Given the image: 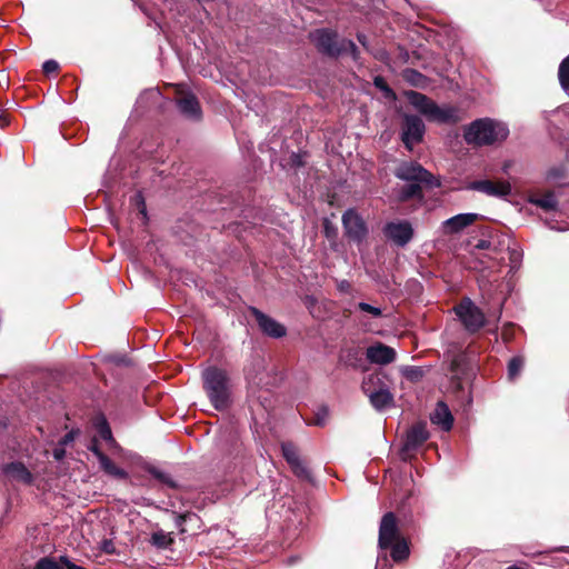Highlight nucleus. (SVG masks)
Returning a JSON list of instances; mask_svg holds the SVG:
<instances>
[{"mask_svg": "<svg viewBox=\"0 0 569 569\" xmlns=\"http://www.w3.org/2000/svg\"><path fill=\"white\" fill-rule=\"evenodd\" d=\"M52 457L54 460L61 461L66 457L64 447L58 443L57 447L52 450Z\"/></svg>", "mask_w": 569, "mask_h": 569, "instance_id": "de8ad7c7", "label": "nucleus"}, {"mask_svg": "<svg viewBox=\"0 0 569 569\" xmlns=\"http://www.w3.org/2000/svg\"><path fill=\"white\" fill-rule=\"evenodd\" d=\"M451 383L452 386L455 387L456 390H461L462 389V381H461V378H460V375H453L451 376Z\"/></svg>", "mask_w": 569, "mask_h": 569, "instance_id": "864d4df0", "label": "nucleus"}, {"mask_svg": "<svg viewBox=\"0 0 569 569\" xmlns=\"http://www.w3.org/2000/svg\"><path fill=\"white\" fill-rule=\"evenodd\" d=\"M482 219L478 213H459L442 222V230L445 234H456L461 232L467 227L473 224Z\"/></svg>", "mask_w": 569, "mask_h": 569, "instance_id": "dca6fc26", "label": "nucleus"}, {"mask_svg": "<svg viewBox=\"0 0 569 569\" xmlns=\"http://www.w3.org/2000/svg\"><path fill=\"white\" fill-rule=\"evenodd\" d=\"M558 78L563 90H569V56L565 58L558 70Z\"/></svg>", "mask_w": 569, "mask_h": 569, "instance_id": "72a5a7b5", "label": "nucleus"}, {"mask_svg": "<svg viewBox=\"0 0 569 569\" xmlns=\"http://www.w3.org/2000/svg\"><path fill=\"white\" fill-rule=\"evenodd\" d=\"M99 197H101L102 204L107 203V192L106 191H100Z\"/></svg>", "mask_w": 569, "mask_h": 569, "instance_id": "5fc2aeb1", "label": "nucleus"}, {"mask_svg": "<svg viewBox=\"0 0 569 569\" xmlns=\"http://www.w3.org/2000/svg\"><path fill=\"white\" fill-rule=\"evenodd\" d=\"M150 473L154 479L159 480L161 483L168 486L169 488L177 487L176 482L172 480V478L168 473L160 471L156 468H152L150 470Z\"/></svg>", "mask_w": 569, "mask_h": 569, "instance_id": "79ce46f5", "label": "nucleus"}, {"mask_svg": "<svg viewBox=\"0 0 569 569\" xmlns=\"http://www.w3.org/2000/svg\"><path fill=\"white\" fill-rule=\"evenodd\" d=\"M176 104L181 114L192 120H200L202 116L200 102L194 93L183 89L176 91Z\"/></svg>", "mask_w": 569, "mask_h": 569, "instance_id": "ddd939ff", "label": "nucleus"}, {"mask_svg": "<svg viewBox=\"0 0 569 569\" xmlns=\"http://www.w3.org/2000/svg\"><path fill=\"white\" fill-rule=\"evenodd\" d=\"M475 248L479 250H488L491 248V242L489 240L481 239L477 242Z\"/></svg>", "mask_w": 569, "mask_h": 569, "instance_id": "603ef678", "label": "nucleus"}, {"mask_svg": "<svg viewBox=\"0 0 569 569\" xmlns=\"http://www.w3.org/2000/svg\"><path fill=\"white\" fill-rule=\"evenodd\" d=\"M299 560H300V557H298V556H293V557H290V558L288 559V563H289V565H293V563H296V562H297V561H299Z\"/></svg>", "mask_w": 569, "mask_h": 569, "instance_id": "6e6d98bb", "label": "nucleus"}, {"mask_svg": "<svg viewBox=\"0 0 569 569\" xmlns=\"http://www.w3.org/2000/svg\"><path fill=\"white\" fill-rule=\"evenodd\" d=\"M310 38L321 54L333 59L342 56L341 40L337 31L328 28L317 29Z\"/></svg>", "mask_w": 569, "mask_h": 569, "instance_id": "0eeeda50", "label": "nucleus"}, {"mask_svg": "<svg viewBox=\"0 0 569 569\" xmlns=\"http://www.w3.org/2000/svg\"><path fill=\"white\" fill-rule=\"evenodd\" d=\"M389 549L390 557L395 562H402L407 560L410 555L409 545L405 537L392 542Z\"/></svg>", "mask_w": 569, "mask_h": 569, "instance_id": "b1692460", "label": "nucleus"}, {"mask_svg": "<svg viewBox=\"0 0 569 569\" xmlns=\"http://www.w3.org/2000/svg\"><path fill=\"white\" fill-rule=\"evenodd\" d=\"M453 311L470 335L479 332L487 323L485 313L470 298H462Z\"/></svg>", "mask_w": 569, "mask_h": 569, "instance_id": "39448f33", "label": "nucleus"}, {"mask_svg": "<svg viewBox=\"0 0 569 569\" xmlns=\"http://www.w3.org/2000/svg\"><path fill=\"white\" fill-rule=\"evenodd\" d=\"M425 375L426 370L422 367L407 366L402 369V376L412 383L419 382Z\"/></svg>", "mask_w": 569, "mask_h": 569, "instance_id": "c85d7f7f", "label": "nucleus"}, {"mask_svg": "<svg viewBox=\"0 0 569 569\" xmlns=\"http://www.w3.org/2000/svg\"><path fill=\"white\" fill-rule=\"evenodd\" d=\"M373 84L376 88L383 91L387 97H395V92L388 86L387 81L382 77H380V76L376 77L373 80Z\"/></svg>", "mask_w": 569, "mask_h": 569, "instance_id": "37998d69", "label": "nucleus"}, {"mask_svg": "<svg viewBox=\"0 0 569 569\" xmlns=\"http://www.w3.org/2000/svg\"><path fill=\"white\" fill-rule=\"evenodd\" d=\"M281 449L283 458L289 466L300 460L299 452L292 443H282Z\"/></svg>", "mask_w": 569, "mask_h": 569, "instance_id": "4c0bfd02", "label": "nucleus"}, {"mask_svg": "<svg viewBox=\"0 0 569 569\" xmlns=\"http://www.w3.org/2000/svg\"><path fill=\"white\" fill-rule=\"evenodd\" d=\"M112 551H113V550H111V549L109 548L108 553L110 555Z\"/></svg>", "mask_w": 569, "mask_h": 569, "instance_id": "bf43d9fd", "label": "nucleus"}, {"mask_svg": "<svg viewBox=\"0 0 569 569\" xmlns=\"http://www.w3.org/2000/svg\"><path fill=\"white\" fill-rule=\"evenodd\" d=\"M10 123V117L6 111H0V128H6Z\"/></svg>", "mask_w": 569, "mask_h": 569, "instance_id": "3c124183", "label": "nucleus"}, {"mask_svg": "<svg viewBox=\"0 0 569 569\" xmlns=\"http://www.w3.org/2000/svg\"><path fill=\"white\" fill-rule=\"evenodd\" d=\"M426 126L416 114H403L401 124V141L407 150L411 151L415 144L422 142Z\"/></svg>", "mask_w": 569, "mask_h": 569, "instance_id": "6e6552de", "label": "nucleus"}, {"mask_svg": "<svg viewBox=\"0 0 569 569\" xmlns=\"http://www.w3.org/2000/svg\"><path fill=\"white\" fill-rule=\"evenodd\" d=\"M342 226L346 236L353 242L361 243L368 236L367 224L355 209L343 212Z\"/></svg>", "mask_w": 569, "mask_h": 569, "instance_id": "9d476101", "label": "nucleus"}, {"mask_svg": "<svg viewBox=\"0 0 569 569\" xmlns=\"http://www.w3.org/2000/svg\"><path fill=\"white\" fill-rule=\"evenodd\" d=\"M413 228L408 220L390 221L383 227V234L398 247L407 246L413 238Z\"/></svg>", "mask_w": 569, "mask_h": 569, "instance_id": "f8f14e48", "label": "nucleus"}, {"mask_svg": "<svg viewBox=\"0 0 569 569\" xmlns=\"http://www.w3.org/2000/svg\"><path fill=\"white\" fill-rule=\"evenodd\" d=\"M78 430H71L69 432H67L59 441L58 443L66 447L68 446L69 443H71L74 439H76V436L78 435Z\"/></svg>", "mask_w": 569, "mask_h": 569, "instance_id": "49530a36", "label": "nucleus"}, {"mask_svg": "<svg viewBox=\"0 0 569 569\" xmlns=\"http://www.w3.org/2000/svg\"><path fill=\"white\" fill-rule=\"evenodd\" d=\"M395 176L407 181L398 191V200L407 202L410 200L422 201L425 199L423 187H439L440 181L427 169L417 162H402L395 171Z\"/></svg>", "mask_w": 569, "mask_h": 569, "instance_id": "f257e3e1", "label": "nucleus"}, {"mask_svg": "<svg viewBox=\"0 0 569 569\" xmlns=\"http://www.w3.org/2000/svg\"><path fill=\"white\" fill-rule=\"evenodd\" d=\"M109 458L113 461L119 460L120 463L126 465L130 461L131 453L126 451L112 436L111 428L109 427Z\"/></svg>", "mask_w": 569, "mask_h": 569, "instance_id": "4be33fe9", "label": "nucleus"}, {"mask_svg": "<svg viewBox=\"0 0 569 569\" xmlns=\"http://www.w3.org/2000/svg\"><path fill=\"white\" fill-rule=\"evenodd\" d=\"M529 201L545 211L556 210L558 207V200L552 191H548L540 197L532 196Z\"/></svg>", "mask_w": 569, "mask_h": 569, "instance_id": "393cba45", "label": "nucleus"}, {"mask_svg": "<svg viewBox=\"0 0 569 569\" xmlns=\"http://www.w3.org/2000/svg\"><path fill=\"white\" fill-rule=\"evenodd\" d=\"M34 569H64V567L60 558L59 561H57L52 557H42L37 561Z\"/></svg>", "mask_w": 569, "mask_h": 569, "instance_id": "e433bc0d", "label": "nucleus"}, {"mask_svg": "<svg viewBox=\"0 0 569 569\" xmlns=\"http://www.w3.org/2000/svg\"><path fill=\"white\" fill-rule=\"evenodd\" d=\"M109 362L113 363L116 367L129 368L132 367L133 360L127 353L116 352L109 355Z\"/></svg>", "mask_w": 569, "mask_h": 569, "instance_id": "c9c22d12", "label": "nucleus"}, {"mask_svg": "<svg viewBox=\"0 0 569 569\" xmlns=\"http://www.w3.org/2000/svg\"><path fill=\"white\" fill-rule=\"evenodd\" d=\"M402 78L413 87H421L426 77L416 69L407 68L402 72Z\"/></svg>", "mask_w": 569, "mask_h": 569, "instance_id": "2f4dec72", "label": "nucleus"}, {"mask_svg": "<svg viewBox=\"0 0 569 569\" xmlns=\"http://www.w3.org/2000/svg\"><path fill=\"white\" fill-rule=\"evenodd\" d=\"M341 48L342 54L349 53L353 61H358L360 59V51L352 40L341 39Z\"/></svg>", "mask_w": 569, "mask_h": 569, "instance_id": "58836bf2", "label": "nucleus"}, {"mask_svg": "<svg viewBox=\"0 0 569 569\" xmlns=\"http://www.w3.org/2000/svg\"><path fill=\"white\" fill-rule=\"evenodd\" d=\"M200 517L192 511H187L184 513H180L176 516V526L179 528V531L181 533L187 532L188 529L184 527V525L190 523L192 529L197 530L200 529Z\"/></svg>", "mask_w": 569, "mask_h": 569, "instance_id": "a878e982", "label": "nucleus"}, {"mask_svg": "<svg viewBox=\"0 0 569 569\" xmlns=\"http://www.w3.org/2000/svg\"><path fill=\"white\" fill-rule=\"evenodd\" d=\"M357 40L359 41V43L367 50L369 51V42H368V37L365 34V33H361V32H358L357 33Z\"/></svg>", "mask_w": 569, "mask_h": 569, "instance_id": "8fccbe9b", "label": "nucleus"}, {"mask_svg": "<svg viewBox=\"0 0 569 569\" xmlns=\"http://www.w3.org/2000/svg\"><path fill=\"white\" fill-rule=\"evenodd\" d=\"M467 363V357L465 353L455 355L450 361L449 370L453 375H460L465 372Z\"/></svg>", "mask_w": 569, "mask_h": 569, "instance_id": "473e14b6", "label": "nucleus"}, {"mask_svg": "<svg viewBox=\"0 0 569 569\" xmlns=\"http://www.w3.org/2000/svg\"><path fill=\"white\" fill-rule=\"evenodd\" d=\"M406 97L417 110H419L423 116H426L428 120L430 119L433 108L436 106V102L433 100H431L426 94L413 90L407 91Z\"/></svg>", "mask_w": 569, "mask_h": 569, "instance_id": "aec40b11", "label": "nucleus"}, {"mask_svg": "<svg viewBox=\"0 0 569 569\" xmlns=\"http://www.w3.org/2000/svg\"><path fill=\"white\" fill-rule=\"evenodd\" d=\"M508 129L489 118L477 119L465 128L463 139L476 147L491 146L508 137Z\"/></svg>", "mask_w": 569, "mask_h": 569, "instance_id": "7ed1b4c3", "label": "nucleus"}, {"mask_svg": "<svg viewBox=\"0 0 569 569\" xmlns=\"http://www.w3.org/2000/svg\"><path fill=\"white\" fill-rule=\"evenodd\" d=\"M367 359L377 365H389L396 359V351L393 348L383 345L381 342H377L373 346H370L366 350Z\"/></svg>", "mask_w": 569, "mask_h": 569, "instance_id": "f3484780", "label": "nucleus"}, {"mask_svg": "<svg viewBox=\"0 0 569 569\" xmlns=\"http://www.w3.org/2000/svg\"><path fill=\"white\" fill-rule=\"evenodd\" d=\"M290 163L293 167H296V168H300V167L305 166V161L302 160V156L299 154V153H295V152L290 157Z\"/></svg>", "mask_w": 569, "mask_h": 569, "instance_id": "09e8293b", "label": "nucleus"}, {"mask_svg": "<svg viewBox=\"0 0 569 569\" xmlns=\"http://www.w3.org/2000/svg\"><path fill=\"white\" fill-rule=\"evenodd\" d=\"M322 232L328 240H336L338 237V228L329 218L322 220Z\"/></svg>", "mask_w": 569, "mask_h": 569, "instance_id": "a19ab883", "label": "nucleus"}, {"mask_svg": "<svg viewBox=\"0 0 569 569\" xmlns=\"http://www.w3.org/2000/svg\"><path fill=\"white\" fill-rule=\"evenodd\" d=\"M248 312L252 318H254L260 331L264 336L279 339L287 335V328L282 323L269 317L257 307H248Z\"/></svg>", "mask_w": 569, "mask_h": 569, "instance_id": "9b49d317", "label": "nucleus"}, {"mask_svg": "<svg viewBox=\"0 0 569 569\" xmlns=\"http://www.w3.org/2000/svg\"><path fill=\"white\" fill-rule=\"evenodd\" d=\"M403 538L398 526V519L391 511L385 513L379 526L378 546L388 550L392 542Z\"/></svg>", "mask_w": 569, "mask_h": 569, "instance_id": "1a4fd4ad", "label": "nucleus"}, {"mask_svg": "<svg viewBox=\"0 0 569 569\" xmlns=\"http://www.w3.org/2000/svg\"><path fill=\"white\" fill-rule=\"evenodd\" d=\"M109 477H112L117 480L129 482L130 477L129 472L127 471L124 465L121 463V466H118L116 461L109 458Z\"/></svg>", "mask_w": 569, "mask_h": 569, "instance_id": "cd10ccee", "label": "nucleus"}, {"mask_svg": "<svg viewBox=\"0 0 569 569\" xmlns=\"http://www.w3.org/2000/svg\"><path fill=\"white\" fill-rule=\"evenodd\" d=\"M2 472L11 480L31 485L33 476L21 461H13L2 466Z\"/></svg>", "mask_w": 569, "mask_h": 569, "instance_id": "a211bd4d", "label": "nucleus"}, {"mask_svg": "<svg viewBox=\"0 0 569 569\" xmlns=\"http://www.w3.org/2000/svg\"><path fill=\"white\" fill-rule=\"evenodd\" d=\"M467 189L498 198L507 197L511 193V184L508 181H492L489 179L473 180L468 183Z\"/></svg>", "mask_w": 569, "mask_h": 569, "instance_id": "2eb2a0df", "label": "nucleus"}, {"mask_svg": "<svg viewBox=\"0 0 569 569\" xmlns=\"http://www.w3.org/2000/svg\"><path fill=\"white\" fill-rule=\"evenodd\" d=\"M525 359L521 356L512 357L508 362V379L515 380L521 372Z\"/></svg>", "mask_w": 569, "mask_h": 569, "instance_id": "7c9ffc66", "label": "nucleus"}, {"mask_svg": "<svg viewBox=\"0 0 569 569\" xmlns=\"http://www.w3.org/2000/svg\"><path fill=\"white\" fill-rule=\"evenodd\" d=\"M429 121L455 124L460 121V116L458 109L453 107L441 108L436 103Z\"/></svg>", "mask_w": 569, "mask_h": 569, "instance_id": "412c9836", "label": "nucleus"}, {"mask_svg": "<svg viewBox=\"0 0 569 569\" xmlns=\"http://www.w3.org/2000/svg\"><path fill=\"white\" fill-rule=\"evenodd\" d=\"M131 412V402L128 398L122 399L120 403L119 410H113L112 412H109V417L112 416V420L119 421L121 425H126L129 415Z\"/></svg>", "mask_w": 569, "mask_h": 569, "instance_id": "bb28decb", "label": "nucleus"}, {"mask_svg": "<svg viewBox=\"0 0 569 569\" xmlns=\"http://www.w3.org/2000/svg\"><path fill=\"white\" fill-rule=\"evenodd\" d=\"M430 420L433 425H437L443 431H450L453 427V416L443 401H438L435 410L430 415Z\"/></svg>", "mask_w": 569, "mask_h": 569, "instance_id": "6ab92c4d", "label": "nucleus"}, {"mask_svg": "<svg viewBox=\"0 0 569 569\" xmlns=\"http://www.w3.org/2000/svg\"><path fill=\"white\" fill-rule=\"evenodd\" d=\"M203 389L216 410L223 411L231 406V386L228 372L216 366L202 372Z\"/></svg>", "mask_w": 569, "mask_h": 569, "instance_id": "f03ea898", "label": "nucleus"}, {"mask_svg": "<svg viewBox=\"0 0 569 569\" xmlns=\"http://www.w3.org/2000/svg\"><path fill=\"white\" fill-rule=\"evenodd\" d=\"M329 417V410L326 406L319 408V410L315 413V417L311 420H308V425H313L318 427H323Z\"/></svg>", "mask_w": 569, "mask_h": 569, "instance_id": "ea45409f", "label": "nucleus"}, {"mask_svg": "<svg viewBox=\"0 0 569 569\" xmlns=\"http://www.w3.org/2000/svg\"><path fill=\"white\" fill-rule=\"evenodd\" d=\"M101 550L107 551V539H101L100 541Z\"/></svg>", "mask_w": 569, "mask_h": 569, "instance_id": "4d7b16f0", "label": "nucleus"}, {"mask_svg": "<svg viewBox=\"0 0 569 569\" xmlns=\"http://www.w3.org/2000/svg\"><path fill=\"white\" fill-rule=\"evenodd\" d=\"M290 469L298 478L308 481L311 480V472L301 459L291 463Z\"/></svg>", "mask_w": 569, "mask_h": 569, "instance_id": "f704fd0d", "label": "nucleus"}, {"mask_svg": "<svg viewBox=\"0 0 569 569\" xmlns=\"http://www.w3.org/2000/svg\"><path fill=\"white\" fill-rule=\"evenodd\" d=\"M555 550H556V551H563V550H565V548H562V547H561V548H557V549H555Z\"/></svg>", "mask_w": 569, "mask_h": 569, "instance_id": "13d9d810", "label": "nucleus"}, {"mask_svg": "<svg viewBox=\"0 0 569 569\" xmlns=\"http://www.w3.org/2000/svg\"><path fill=\"white\" fill-rule=\"evenodd\" d=\"M173 538L170 533L162 530L156 531L151 536V543L160 549H166L173 543Z\"/></svg>", "mask_w": 569, "mask_h": 569, "instance_id": "c756f323", "label": "nucleus"}, {"mask_svg": "<svg viewBox=\"0 0 569 569\" xmlns=\"http://www.w3.org/2000/svg\"><path fill=\"white\" fill-rule=\"evenodd\" d=\"M358 309L363 311V312H367V313H370L371 316L378 318V317H381L382 316V311L380 308L378 307H373L367 302H359L358 303Z\"/></svg>", "mask_w": 569, "mask_h": 569, "instance_id": "c03bdc74", "label": "nucleus"}, {"mask_svg": "<svg viewBox=\"0 0 569 569\" xmlns=\"http://www.w3.org/2000/svg\"><path fill=\"white\" fill-rule=\"evenodd\" d=\"M430 437L427 422L418 421L407 431L406 441L401 448L402 460L407 461V453L421 447Z\"/></svg>", "mask_w": 569, "mask_h": 569, "instance_id": "4468645a", "label": "nucleus"}, {"mask_svg": "<svg viewBox=\"0 0 569 569\" xmlns=\"http://www.w3.org/2000/svg\"><path fill=\"white\" fill-rule=\"evenodd\" d=\"M101 441H107V417L103 412L97 413L90 420V439L87 448L98 457L101 469L107 472V455Z\"/></svg>", "mask_w": 569, "mask_h": 569, "instance_id": "423d86ee", "label": "nucleus"}, {"mask_svg": "<svg viewBox=\"0 0 569 569\" xmlns=\"http://www.w3.org/2000/svg\"><path fill=\"white\" fill-rule=\"evenodd\" d=\"M59 70V63L56 60H47L42 64V71L44 74L50 76L51 73H57Z\"/></svg>", "mask_w": 569, "mask_h": 569, "instance_id": "a18cd8bd", "label": "nucleus"}, {"mask_svg": "<svg viewBox=\"0 0 569 569\" xmlns=\"http://www.w3.org/2000/svg\"><path fill=\"white\" fill-rule=\"evenodd\" d=\"M361 389L376 410L380 411L393 405V395L380 373H371L366 377L361 383Z\"/></svg>", "mask_w": 569, "mask_h": 569, "instance_id": "20e7f679", "label": "nucleus"}, {"mask_svg": "<svg viewBox=\"0 0 569 569\" xmlns=\"http://www.w3.org/2000/svg\"><path fill=\"white\" fill-rule=\"evenodd\" d=\"M362 351L360 348L351 347L347 348L341 353V361L345 366L355 369L361 368L363 365Z\"/></svg>", "mask_w": 569, "mask_h": 569, "instance_id": "5701e85b", "label": "nucleus"}]
</instances>
